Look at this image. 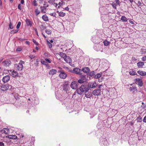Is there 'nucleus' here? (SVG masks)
I'll list each match as a JSON object with an SVG mask.
<instances>
[{"instance_id":"f257e3e1","label":"nucleus","mask_w":146,"mask_h":146,"mask_svg":"<svg viewBox=\"0 0 146 146\" xmlns=\"http://www.w3.org/2000/svg\"><path fill=\"white\" fill-rule=\"evenodd\" d=\"M89 90L88 86L85 85H82L77 90V93L79 95H81L83 93L87 92Z\"/></svg>"},{"instance_id":"f03ea898","label":"nucleus","mask_w":146,"mask_h":146,"mask_svg":"<svg viewBox=\"0 0 146 146\" xmlns=\"http://www.w3.org/2000/svg\"><path fill=\"white\" fill-rule=\"evenodd\" d=\"M25 64V62L22 60H21L19 63L15 64V69L18 71H21L23 68V64Z\"/></svg>"},{"instance_id":"7ed1b4c3","label":"nucleus","mask_w":146,"mask_h":146,"mask_svg":"<svg viewBox=\"0 0 146 146\" xmlns=\"http://www.w3.org/2000/svg\"><path fill=\"white\" fill-rule=\"evenodd\" d=\"M1 90L3 91H5L12 89V86L8 84L3 85L1 86Z\"/></svg>"},{"instance_id":"20e7f679","label":"nucleus","mask_w":146,"mask_h":146,"mask_svg":"<svg viewBox=\"0 0 146 146\" xmlns=\"http://www.w3.org/2000/svg\"><path fill=\"white\" fill-rule=\"evenodd\" d=\"M86 75H82L80 77V79L78 80V82L80 84H82L86 82Z\"/></svg>"},{"instance_id":"39448f33","label":"nucleus","mask_w":146,"mask_h":146,"mask_svg":"<svg viewBox=\"0 0 146 146\" xmlns=\"http://www.w3.org/2000/svg\"><path fill=\"white\" fill-rule=\"evenodd\" d=\"M3 65L5 67H9L11 64V62L10 60H7L3 61L2 62Z\"/></svg>"},{"instance_id":"423d86ee","label":"nucleus","mask_w":146,"mask_h":146,"mask_svg":"<svg viewBox=\"0 0 146 146\" xmlns=\"http://www.w3.org/2000/svg\"><path fill=\"white\" fill-rule=\"evenodd\" d=\"M101 90L100 89H96L94 90L93 94L95 96H98L101 95Z\"/></svg>"},{"instance_id":"0eeeda50","label":"nucleus","mask_w":146,"mask_h":146,"mask_svg":"<svg viewBox=\"0 0 146 146\" xmlns=\"http://www.w3.org/2000/svg\"><path fill=\"white\" fill-rule=\"evenodd\" d=\"M9 71L11 72V75L13 77L15 78L18 76V73L16 71L11 70Z\"/></svg>"},{"instance_id":"6e6552de","label":"nucleus","mask_w":146,"mask_h":146,"mask_svg":"<svg viewBox=\"0 0 146 146\" xmlns=\"http://www.w3.org/2000/svg\"><path fill=\"white\" fill-rule=\"evenodd\" d=\"M70 87L73 89H77L78 87V85L77 82L75 81L72 82L71 83Z\"/></svg>"},{"instance_id":"1a4fd4ad","label":"nucleus","mask_w":146,"mask_h":146,"mask_svg":"<svg viewBox=\"0 0 146 146\" xmlns=\"http://www.w3.org/2000/svg\"><path fill=\"white\" fill-rule=\"evenodd\" d=\"M97 85V84L95 82H90L88 84V87L89 88H93L96 87Z\"/></svg>"},{"instance_id":"9d476101","label":"nucleus","mask_w":146,"mask_h":146,"mask_svg":"<svg viewBox=\"0 0 146 146\" xmlns=\"http://www.w3.org/2000/svg\"><path fill=\"white\" fill-rule=\"evenodd\" d=\"M10 78V76L9 75H7L3 77L2 80L3 82L6 83L8 82Z\"/></svg>"},{"instance_id":"9b49d317","label":"nucleus","mask_w":146,"mask_h":146,"mask_svg":"<svg viewBox=\"0 0 146 146\" xmlns=\"http://www.w3.org/2000/svg\"><path fill=\"white\" fill-rule=\"evenodd\" d=\"M73 71L74 73L76 74L81 75L82 74L81 72H82V70L79 68H74Z\"/></svg>"},{"instance_id":"f8f14e48","label":"nucleus","mask_w":146,"mask_h":146,"mask_svg":"<svg viewBox=\"0 0 146 146\" xmlns=\"http://www.w3.org/2000/svg\"><path fill=\"white\" fill-rule=\"evenodd\" d=\"M9 129L7 128H4L3 129L0 131L1 133L7 134L9 132Z\"/></svg>"},{"instance_id":"ddd939ff","label":"nucleus","mask_w":146,"mask_h":146,"mask_svg":"<svg viewBox=\"0 0 146 146\" xmlns=\"http://www.w3.org/2000/svg\"><path fill=\"white\" fill-rule=\"evenodd\" d=\"M85 97L87 98H90L92 96V94L91 92H87L84 93Z\"/></svg>"},{"instance_id":"4468645a","label":"nucleus","mask_w":146,"mask_h":146,"mask_svg":"<svg viewBox=\"0 0 146 146\" xmlns=\"http://www.w3.org/2000/svg\"><path fill=\"white\" fill-rule=\"evenodd\" d=\"M26 24L28 26H30L31 27L32 26L33 22L31 21V20L28 19H26L25 20Z\"/></svg>"},{"instance_id":"2eb2a0df","label":"nucleus","mask_w":146,"mask_h":146,"mask_svg":"<svg viewBox=\"0 0 146 146\" xmlns=\"http://www.w3.org/2000/svg\"><path fill=\"white\" fill-rule=\"evenodd\" d=\"M60 77L62 79H64L67 77V74L64 72H61L59 75Z\"/></svg>"},{"instance_id":"dca6fc26","label":"nucleus","mask_w":146,"mask_h":146,"mask_svg":"<svg viewBox=\"0 0 146 146\" xmlns=\"http://www.w3.org/2000/svg\"><path fill=\"white\" fill-rule=\"evenodd\" d=\"M57 71L55 69H52L50 70L49 72V74L50 75H53L56 73Z\"/></svg>"},{"instance_id":"f3484780","label":"nucleus","mask_w":146,"mask_h":146,"mask_svg":"<svg viewBox=\"0 0 146 146\" xmlns=\"http://www.w3.org/2000/svg\"><path fill=\"white\" fill-rule=\"evenodd\" d=\"M136 81L137 82L139 86L141 87L143 86V83L141 79L139 78L137 79H136Z\"/></svg>"},{"instance_id":"a211bd4d","label":"nucleus","mask_w":146,"mask_h":146,"mask_svg":"<svg viewBox=\"0 0 146 146\" xmlns=\"http://www.w3.org/2000/svg\"><path fill=\"white\" fill-rule=\"evenodd\" d=\"M141 76H145L146 75V72L144 71L141 70H139L137 72Z\"/></svg>"},{"instance_id":"6ab92c4d","label":"nucleus","mask_w":146,"mask_h":146,"mask_svg":"<svg viewBox=\"0 0 146 146\" xmlns=\"http://www.w3.org/2000/svg\"><path fill=\"white\" fill-rule=\"evenodd\" d=\"M56 56L60 55L62 58H64L66 56V54L62 52H59V53H57L56 54Z\"/></svg>"},{"instance_id":"aec40b11","label":"nucleus","mask_w":146,"mask_h":146,"mask_svg":"<svg viewBox=\"0 0 146 146\" xmlns=\"http://www.w3.org/2000/svg\"><path fill=\"white\" fill-rule=\"evenodd\" d=\"M48 5H47L46 6H41L40 7V8L41 10V11L43 13H46V7H48Z\"/></svg>"},{"instance_id":"412c9836","label":"nucleus","mask_w":146,"mask_h":146,"mask_svg":"<svg viewBox=\"0 0 146 146\" xmlns=\"http://www.w3.org/2000/svg\"><path fill=\"white\" fill-rule=\"evenodd\" d=\"M64 60L67 63H70L71 61V60L69 56H67L64 58Z\"/></svg>"},{"instance_id":"4be33fe9","label":"nucleus","mask_w":146,"mask_h":146,"mask_svg":"<svg viewBox=\"0 0 146 146\" xmlns=\"http://www.w3.org/2000/svg\"><path fill=\"white\" fill-rule=\"evenodd\" d=\"M82 70L84 72L87 73L90 70L88 67H84L82 68Z\"/></svg>"},{"instance_id":"5701e85b","label":"nucleus","mask_w":146,"mask_h":146,"mask_svg":"<svg viewBox=\"0 0 146 146\" xmlns=\"http://www.w3.org/2000/svg\"><path fill=\"white\" fill-rule=\"evenodd\" d=\"M42 18L45 21H49L48 17L46 15H44L42 17Z\"/></svg>"},{"instance_id":"b1692460","label":"nucleus","mask_w":146,"mask_h":146,"mask_svg":"<svg viewBox=\"0 0 146 146\" xmlns=\"http://www.w3.org/2000/svg\"><path fill=\"white\" fill-rule=\"evenodd\" d=\"M8 138L10 139H17V137L15 135H9L8 136Z\"/></svg>"},{"instance_id":"393cba45","label":"nucleus","mask_w":146,"mask_h":146,"mask_svg":"<svg viewBox=\"0 0 146 146\" xmlns=\"http://www.w3.org/2000/svg\"><path fill=\"white\" fill-rule=\"evenodd\" d=\"M137 66L139 68L141 67L144 65V63L143 62H140L137 63Z\"/></svg>"},{"instance_id":"a878e982","label":"nucleus","mask_w":146,"mask_h":146,"mask_svg":"<svg viewBox=\"0 0 146 146\" xmlns=\"http://www.w3.org/2000/svg\"><path fill=\"white\" fill-rule=\"evenodd\" d=\"M129 74L131 76H134L137 75V74L135 72V71L131 70L129 72Z\"/></svg>"},{"instance_id":"bb28decb","label":"nucleus","mask_w":146,"mask_h":146,"mask_svg":"<svg viewBox=\"0 0 146 146\" xmlns=\"http://www.w3.org/2000/svg\"><path fill=\"white\" fill-rule=\"evenodd\" d=\"M121 19L123 22H127V19L125 16H122Z\"/></svg>"},{"instance_id":"cd10ccee","label":"nucleus","mask_w":146,"mask_h":146,"mask_svg":"<svg viewBox=\"0 0 146 146\" xmlns=\"http://www.w3.org/2000/svg\"><path fill=\"white\" fill-rule=\"evenodd\" d=\"M66 15V13L63 12H60L59 13V16L61 17H64Z\"/></svg>"},{"instance_id":"c85d7f7f","label":"nucleus","mask_w":146,"mask_h":146,"mask_svg":"<svg viewBox=\"0 0 146 146\" xmlns=\"http://www.w3.org/2000/svg\"><path fill=\"white\" fill-rule=\"evenodd\" d=\"M129 90L130 91H132L133 90H135L137 92V88L135 87L132 86V87H130L129 88Z\"/></svg>"},{"instance_id":"c756f323","label":"nucleus","mask_w":146,"mask_h":146,"mask_svg":"<svg viewBox=\"0 0 146 146\" xmlns=\"http://www.w3.org/2000/svg\"><path fill=\"white\" fill-rule=\"evenodd\" d=\"M103 43L104 46H107L109 44L110 42L107 40H105L104 41Z\"/></svg>"},{"instance_id":"7c9ffc66","label":"nucleus","mask_w":146,"mask_h":146,"mask_svg":"<svg viewBox=\"0 0 146 146\" xmlns=\"http://www.w3.org/2000/svg\"><path fill=\"white\" fill-rule=\"evenodd\" d=\"M101 76V74L100 73H98L96 75L94 76V77L95 78H100Z\"/></svg>"},{"instance_id":"2f4dec72","label":"nucleus","mask_w":146,"mask_h":146,"mask_svg":"<svg viewBox=\"0 0 146 146\" xmlns=\"http://www.w3.org/2000/svg\"><path fill=\"white\" fill-rule=\"evenodd\" d=\"M45 32L48 35H50L52 33V31L49 29L46 30L45 31Z\"/></svg>"},{"instance_id":"473e14b6","label":"nucleus","mask_w":146,"mask_h":146,"mask_svg":"<svg viewBox=\"0 0 146 146\" xmlns=\"http://www.w3.org/2000/svg\"><path fill=\"white\" fill-rule=\"evenodd\" d=\"M32 4L35 6H36L37 5V4L36 3V0H34L32 2Z\"/></svg>"},{"instance_id":"72a5a7b5","label":"nucleus","mask_w":146,"mask_h":146,"mask_svg":"<svg viewBox=\"0 0 146 146\" xmlns=\"http://www.w3.org/2000/svg\"><path fill=\"white\" fill-rule=\"evenodd\" d=\"M48 45V47L50 48H51L52 47V44L50 43L49 41H47Z\"/></svg>"},{"instance_id":"f704fd0d","label":"nucleus","mask_w":146,"mask_h":146,"mask_svg":"<svg viewBox=\"0 0 146 146\" xmlns=\"http://www.w3.org/2000/svg\"><path fill=\"white\" fill-rule=\"evenodd\" d=\"M18 31V29L12 30L11 32V34L15 33H17Z\"/></svg>"},{"instance_id":"c9c22d12","label":"nucleus","mask_w":146,"mask_h":146,"mask_svg":"<svg viewBox=\"0 0 146 146\" xmlns=\"http://www.w3.org/2000/svg\"><path fill=\"white\" fill-rule=\"evenodd\" d=\"M21 25V22H19L16 26V28L17 29H19Z\"/></svg>"},{"instance_id":"e433bc0d","label":"nucleus","mask_w":146,"mask_h":146,"mask_svg":"<svg viewBox=\"0 0 146 146\" xmlns=\"http://www.w3.org/2000/svg\"><path fill=\"white\" fill-rule=\"evenodd\" d=\"M111 5H112V6L113 8H115V9H116L117 5L115 3H113L111 4Z\"/></svg>"},{"instance_id":"4c0bfd02","label":"nucleus","mask_w":146,"mask_h":146,"mask_svg":"<svg viewBox=\"0 0 146 146\" xmlns=\"http://www.w3.org/2000/svg\"><path fill=\"white\" fill-rule=\"evenodd\" d=\"M141 118L140 117H139L137 119V122H140L141 121Z\"/></svg>"},{"instance_id":"58836bf2","label":"nucleus","mask_w":146,"mask_h":146,"mask_svg":"<svg viewBox=\"0 0 146 146\" xmlns=\"http://www.w3.org/2000/svg\"><path fill=\"white\" fill-rule=\"evenodd\" d=\"M9 27V28L11 29H13V24L11 22L10 23Z\"/></svg>"},{"instance_id":"ea45409f","label":"nucleus","mask_w":146,"mask_h":146,"mask_svg":"<svg viewBox=\"0 0 146 146\" xmlns=\"http://www.w3.org/2000/svg\"><path fill=\"white\" fill-rule=\"evenodd\" d=\"M38 9H36L35 10L36 14V15H38L40 13Z\"/></svg>"},{"instance_id":"a19ab883","label":"nucleus","mask_w":146,"mask_h":146,"mask_svg":"<svg viewBox=\"0 0 146 146\" xmlns=\"http://www.w3.org/2000/svg\"><path fill=\"white\" fill-rule=\"evenodd\" d=\"M33 42L36 45H38V42H37L34 39H33Z\"/></svg>"},{"instance_id":"79ce46f5","label":"nucleus","mask_w":146,"mask_h":146,"mask_svg":"<svg viewBox=\"0 0 146 146\" xmlns=\"http://www.w3.org/2000/svg\"><path fill=\"white\" fill-rule=\"evenodd\" d=\"M50 14L51 16H52L54 17H56V14L55 13H51Z\"/></svg>"},{"instance_id":"37998d69","label":"nucleus","mask_w":146,"mask_h":146,"mask_svg":"<svg viewBox=\"0 0 146 146\" xmlns=\"http://www.w3.org/2000/svg\"><path fill=\"white\" fill-rule=\"evenodd\" d=\"M95 74V72H92L90 74V76H92Z\"/></svg>"},{"instance_id":"c03bdc74","label":"nucleus","mask_w":146,"mask_h":146,"mask_svg":"<svg viewBox=\"0 0 146 146\" xmlns=\"http://www.w3.org/2000/svg\"><path fill=\"white\" fill-rule=\"evenodd\" d=\"M45 60L46 61L49 63H50L51 62V61L48 58H45Z\"/></svg>"},{"instance_id":"a18cd8bd","label":"nucleus","mask_w":146,"mask_h":146,"mask_svg":"<svg viewBox=\"0 0 146 146\" xmlns=\"http://www.w3.org/2000/svg\"><path fill=\"white\" fill-rule=\"evenodd\" d=\"M18 9H19L20 10H21L22 8H21V4H19L18 6Z\"/></svg>"},{"instance_id":"49530a36","label":"nucleus","mask_w":146,"mask_h":146,"mask_svg":"<svg viewBox=\"0 0 146 146\" xmlns=\"http://www.w3.org/2000/svg\"><path fill=\"white\" fill-rule=\"evenodd\" d=\"M115 2L117 5H119L120 3L119 0H115Z\"/></svg>"},{"instance_id":"de8ad7c7","label":"nucleus","mask_w":146,"mask_h":146,"mask_svg":"<svg viewBox=\"0 0 146 146\" xmlns=\"http://www.w3.org/2000/svg\"><path fill=\"white\" fill-rule=\"evenodd\" d=\"M58 4L59 5V6H58V8H59L60 7H61V6L62 5V3H60V2H59V3H58Z\"/></svg>"},{"instance_id":"09e8293b","label":"nucleus","mask_w":146,"mask_h":146,"mask_svg":"<svg viewBox=\"0 0 146 146\" xmlns=\"http://www.w3.org/2000/svg\"><path fill=\"white\" fill-rule=\"evenodd\" d=\"M41 63L43 64H46V62L44 60L41 61Z\"/></svg>"},{"instance_id":"8fccbe9b","label":"nucleus","mask_w":146,"mask_h":146,"mask_svg":"<svg viewBox=\"0 0 146 146\" xmlns=\"http://www.w3.org/2000/svg\"><path fill=\"white\" fill-rule=\"evenodd\" d=\"M143 121L144 122L146 123V115L144 117Z\"/></svg>"},{"instance_id":"3c124183","label":"nucleus","mask_w":146,"mask_h":146,"mask_svg":"<svg viewBox=\"0 0 146 146\" xmlns=\"http://www.w3.org/2000/svg\"><path fill=\"white\" fill-rule=\"evenodd\" d=\"M142 60L143 61H145L146 60V58L145 57H143L142 58Z\"/></svg>"},{"instance_id":"603ef678","label":"nucleus","mask_w":146,"mask_h":146,"mask_svg":"<svg viewBox=\"0 0 146 146\" xmlns=\"http://www.w3.org/2000/svg\"><path fill=\"white\" fill-rule=\"evenodd\" d=\"M4 143L1 142H0V146H4Z\"/></svg>"},{"instance_id":"864d4df0","label":"nucleus","mask_w":146,"mask_h":146,"mask_svg":"<svg viewBox=\"0 0 146 146\" xmlns=\"http://www.w3.org/2000/svg\"><path fill=\"white\" fill-rule=\"evenodd\" d=\"M64 10H65L68 11L69 10V8L68 7H67L65 8L64 9Z\"/></svg>"},{"instance_id":"5fc2aeb1","label":"nucleus","mask_w":146,"mask_h":146,"mask_svg":"<svg viewBox=\"0 0 146 146\" xmlns=\"http://www.w3.org/2000/svg\"><path fill=\"white\" fill-rule=\"evenodd\" d=\"M25 43L26 44H28V45H29V41H26L25 42Z\"/></svg>"},{"instance_id":"6e6d98bb","label":"nucleus","mask_w":146,"mask_h":146,"mask_svg":"<svg viewBox=\"0 0 146 146\" xmlns=\"http://www.w3.org/2000/svg\"><path fill=\"white\" fill-rule=\"evenodd\" d=\"M132 59L134 60H137L136 58H135L134 57H133L132 58Z\"/></svg>"},{"instance_id":"4d7b16f0","label":"nucleus","mask_w":146,"mask_h":146,"mask_svg":"<svg viewBox=\"0 0 146 146\" xmlns=\"http://www.w3.org/2000/svg\"><path fill=\"white\" fill-rule=\"evenodd\" d=\"M21 4H23L24 3V0H21Z\"/></svg>"},{"instance_id":"13d9d810","label":"nucleus","mask_w":146,"mask_h":146,"mask_svg":"<svg viewBox=\"0 0 146 146\" xmlns=\"http://www.w3.org/2000/svg\"><path fill=\"white\" fill-rule=\"evenodd\" d=\"M54 4L55 5V6L56 7H58V4H57V3H54Z\"/></svg>"},{"instance_id":"bf43d9fd","label":"nucleus","mask_w":146,"mask_h":146,"mask_svg":"<svg viewBox=\"0 0 146 146\" xmlns=\"http://www.w3.org/2000/svg\"><path fill=\"white\" fill-rule=\"evenodd\" d=\"M44 54L45 56H48V54L47 53L45 52L44 53Z\"/></svg>"},{"instance_id":"052dcab7","label":"nucleus","mask_w":146,"mask_h":146,"mask_svg":"<svg viewBox=\"0 0 146 146\" xmlns=\"http://www.w3.org/2000/svg\"><path fill=\"white\" fill-rule=\"evenodd\" d=\"M47 3H44V6H46L47 5H48V4H47Z\"/></svg>"},{"instance_id":"680f3d73","label":"nucleus","mask_w":146,"mask_h":146,"mask_svg":"<svg viewBox=\"0 0 146 146\" xmlns=\"http://www.w3.org/2000/svg\"><path fill=\"white\" fill-rule=\"evenodd\" d=\"M130 23L132 24H134V22L132 21H129Z\"/></svg>"},{"instance_id":"e2e57ef3","label":"nucleus","mask_w":146,"mask_h":146,"mask_svg":"<svg viewBox=\"0 0 146 146\" xmlns=\"http://www.w3.org/2000/svg\"><path fill=\"white\" fill-rule=\"evenodd\" d=\"M43 36H44V37L45 38H46V37L45 36L43 33H42Z\"/></svg>"},{"instance_id":"0e129e2a","label":"nucleus","mask_w":146,"mask_h":146,"mask_svg":"<svg viewBox=\"0 0 146 146\" xmlns=\"http://www.w3.org/2000/svg\"><path fill=\"white\" fill-rule=\"evenodd\" d=\"M35 49L37 50H38V47L37 46H36L35 47Z\"/></svg>"},{"instance_id":"69168bd1","label":"nucleus","mask_w":146,"mask_h":146,"mask_svg":"<svg viewBox=\"0 0 146 146\" xmlns=\"http://www.w3.org/2000/svg\"><path fill=\"white\" fill-rule=\"evenodd\" d=\"M50 43H52L53 42V41L52 40H50V42H49Z\"/></svg>"},{"instance_id":"338daca9","label":"nucleus","mask_w":146,"mask_h":146,"mask_svg":"<svg viewBox=\"0 0 146 146\" xmlns=\"http://www.w3.org/2000/svg\"><path fill=\"white\" fill-rule=\"evenodd\" d=\"M129 1L131 3H132L133 1V0H129Z\"/></svg>"},{"instance_id":"774afa93","label":"nucleus","mask_w":146,"mask_h":146,"mask_svg":"<svg viewBox=\"0 0 146 146\" xmlns=\"http://www.w3.org/2000/svg\"><path fill=\"white\" fill-rule=\"evenodd\" d=\"M20 137L21 138H23L24 137V135H22Z\"/></svg>"}]
</instances>
